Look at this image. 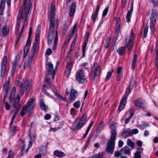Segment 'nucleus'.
Instances as JSON below:
<instances>
[{
	"instance_id": "obj_25",
	"label": "nucleus",
	"mask_w": 158,
	"mask_h": 158,
	"mask_svg": "<svg viewBox=\"0 0 158 158\" xmlns=\"http://www.w3.org/2000/svg\"><path fill=\"white\" fill-rule=\"evenodd\" d=\"M157 16V12L155 10H153L150 17V20L156 21V20Z\"/></svg>"
},
{
	"instance_id": "obj_52",
	"label": "nucleus",
	"mask_w": 158,
	"mask_h": 158,
	"mask_svg": "<svg viewBox=\"0 0 158 158\" xmlns=\"http://www.w3.org/2000/svg\"><path fill=\"white\" fill-rule=\"evenodd\" d=\"M137 150L135 152H137L139 154L141 155L143 152V149L142 148H139L137 149Z\"/></svg>"
},
{
	"instance_id": "obj_16",
	"label": "nucleus",
	"mask_w": 158,
	"mask_h": 158,
	"mask_svg": "<svg viewBox=\"0 0 158 158\" xmlns=\"http://www.w3.org/2000/svg\"><path fill=\"white\" fill-rule=\"evenodd\" d=\"M133 9V3L132 2L131 4L130 9L127 13L126 16L127 21L128 22L130 21V19L131 17V14Z\"/></svg>"
},
{
	"instance_id": "obj_33",
	"label": "nucleus",
	"mask_w": 158,
	"mask_h": 158,
	"mask_svg": "<svg viewBox=\"0 0 158 158\" xmlns=\"http://www.w3.org/2000/svg\"><path fill=\"white\" fill-rule=\"evenodd\" d=\"M127 145L131 147L132 149H133L134 148L135 144L132 141L129 139H127Z\"/></svg>"
},
{
	"instance_id": "obj_39",
	"label": "nucleus",
	"mask_w": 158,
	"mask_h": 158,
	"mask_svg": "<svg viewBox=\"0 0 158 158\" xmlns=\"http://www.w3.org/2000/svg\"><path fill=\"white\" fill-rule=\"evenodd\" d=\"M88 42L85 41L84 44L83 45L82 48V56L83 57L85 56V53L86 50V47L87 44L88 43Z\"/></svg>"
},
{
	"instance_id": "obj_46",
	"label": "nucleus",
	"mask_w": 158,
	"mask_h": 158,
	"mask_svg": "<svg viewBox=\"0 0 158 158\" xmlns=\"http://www.w3.org/2000/svg\"><path fill=\"white\" fill-rule=\"evenodd\" d=\"M55 27V22H50L49 30H52Z\"/></svg>"
},
{
	"instance_id": "obj_37",
	"label": "nucleus",
	"mask_w": 158,
	"mask_h": 158,
	"mask_svg": "<svg viewBox=\"0 0 158 158\" xmlns=\"http://www.w3.org/2000/svg\"><path fill=\"white\" fill-rule=\"evenodd\" d=\"M50 22H55V13H50Z\"/></svg>"
},
{
	"instance_id": "obj_58",
	"label": "nucleus",
	"mask_w": 158,
	"mask_h": 158,
	"mask_svg": "<svg viewBox=\"0 0 158 158\" xmlns=\"http://www.w3.org/2000/svg\"><path fill=\"white\" fill-rule=\"evenodd\" d=\"M139 131L137 129H133L132 131L131 130V132L132 135L133 134H136L138 133Z\"/></svg>"
},
{
	"instance_id": "obj_26",
	"label": "nucleus",
	"mask_w": 158,
	"mask_h": 158,
	"mask_svg": "<svg viewBox=\"0 0 158 158\" xmlns=\"http://www.w3.org/2000/svg\"><path fill=\"white\" fill-rule=\"evenodd\" d=\"M28 43H26L24 49V58L25 57L27 56L30 48L31 44H28Z\"/></svg>"
},
{
	"instance_id": "obj_18",
	"label": "nucleus",
	"mask_w": 158,
	"mask_h": 158,
	"mask_svg": "<svg viewBox=\"0 0 158 158\" xmlns=\"http://www.w3.org/2000/svg\"><path fill=\"white\" fill-rule=\"evenodd\" d=\"M77 93V91L74 89L71 90L70 94L69 95V99L71 100L72 101H74L75 100Z\"/></svg>"
},
{
	"instance_id": "obj_53",
	"label": "nucleus",
	"mask_w": 158,
	"mask_h": 158,
	"mask_svg": "<svg viewBox=\"0 0 158 158\" xmlns=\"http://www.w3.org/2000/svg\"><path fill=\"white\" fill-rule=\"evenodd\" d=\"M13 151L11 150H10L9 152V153H8V156L7 158H13Z\"/></svg>"
},
{
	"instance_id": "obj_3",
	"label": "nucleus",
	"mask_w": 158,
	"mask_h": 158,
	"mask_svg": "<svg viewBox=\"0 0 158 158\" xmlns=\"http://www.w3.org/2000/svg\"><path fill=\"white\" fill-rule=\"evenodd\" d=\"M111 129V136L106 147V150L108 153L112 154L114 150L115 140L117 135V131L116 130V126L114 124H111L110 125Z\"/></svg>"
},
{
	"instance_id": "obj_36",
	"label": "nucleus",
	"mask_w": 158,
	"mask_h": 158,
	"mask_svg": "<svg viewBox=\"0 0 158 158\" xmlns=\"http://www.w3.org/2000/svg\"><path fill=\"white\" fill-rule=\"evenodd\" d=\"M27 110V106H24L21 109L20 112V115L23 116L25 114L26 111Z\"/></svg>"
},
{
	"instance_id": "obj_9",
	"label": "nucleus",
	"mask_w": 158,
	"mask_h": 158,
	"mask_svg": "<svg viewBox=\"0 0 158 158\" xmlns=\"http://www.w3.org/2000/svg\"><path fill=\"white\" fill-rule=\"evenodd\" d=\"M84 76L85 74L84 73V71L82 69H80L76 74V79L77 81L79 82L83 83H84L86 81L85 79L82 78Z\"/></svg>"
},
{
	"instance_id": "obj_60",
	"label": "nucleus",
	"mask_w": 158,
	"mask_h": 158,
	"mask_svg": "<svg viewBox=\"0 0 158 158\" xmlns=\"http://www.w3.org/2000/svg\"><path fill=\"white\" fill-rule=\"evenodd\" d=\"M77 35H76V36L75 37V39L73 40V42L71 44V48H72V47L73 48L76 44V40L75 39H76V37H77Z\"/></svg>"
},
{
	"instance_id": "obj_23",
	"label": "nucleus",
	"mask_w": 158,
	"mask_h": 158,
	"mask_svg": "<svg viewBox=\"0 0 158 158\" xmlns=\"http://www.w3.org/2000/svg\"><path fill=\"white\" fill-rule=\"evenodd\" d=\"M58 40V31L57 30H56L55 32V38L52 48V49L53 50H55L56 49Z\"/></svg>"
},
{
	"instance_id": "obj_63",
	"label": "nucleus",
	"mask_w": 158,
	"mask_h": 158,
	"mask_svg": "<svg viewBox=\"0 0 158 158\" xmlns=\"http://www.w3.org/2000/svg\"><path fill=\"white\" fill-rule=\"evenodd\" d=\"M123 145V142L121 140H120L118 141V146L120 148L122 147Z\"/></svg>"
},
{
	"instance_id": "obj_54",
	"label": "nucleus",
	"mask_w": 158,
	"mask_h": 158,
	"mask_svg": "<svg viewBox=\"0 0 158 158\" xmlns=\"http://www.w3.org/2000/svg\"><path fill=\"white\" fill-rule=\"evenodd\" d=\"M89 33L88 32H87L85 36V41H88V40L89 37Z\"/></svg>"
},
{
	"instance_id": "obj_13",
	"label": "nucleus",
	"mask_w": 158,
	"mask_h": 158,
	"mask_svg": "<svg viewBox=\"0 0 158 158\" xmlns=\"http://www.w3.org/2000/svg\"><path fill=\"white\" fill-rule=\"evenodd\" d=\"M46 68L49 74H53L56 73L54 70L53 65L51 63H48L46 64Z\"/></svg>"
},
{
	"instance_id": "obj_22",
	"label": "nucleus",
	"mask_w": 158,
	"mask_h": 158,
	"mask_svg": "<svg viewBox=\"0 0 158 158\" xmlns=\"http://www.w3.org/2000/svg\"><path fill=\"white\" fill-rule=\"evenodd\" d=\"M122 135L126 137L131 136L132 134L131 132V130L128 129L126 130H123L122 132Z\"/></svg>"
},
{
	"instance_id": "obj_56",
	"label": "nucleus",
	"mask_w": 158,
	"mask_h": 158,
	"mask_svg": "<svg viewBox=\"0 0 158 158\" xmlns=\"http://www.w3.org/2000/svg\"><path fill=\"white\" fill-rule=\"evenodd\" d=\"M52 50L51 48H48L46 52V54L47 55H49L52 54Z\"/></svg>"
},
{
	"instance_id": "obj_11",
	"label": "nucleus",
	"mask_w": 158,
	"mask_h": 158,
	"mask_svg": "<svg viewBox=\"0 0 158 158\" xmlns=\"http://www.w3.org/2000/svg\"><path fill=\"white\" fill-rule=\"evenodd\" d=\"M135 104L136 106L139 107L144 108L146 106L144 101L140 98H138L136 100Z\"/></svg>"
},
{
	"instance_id": "obj_43",
	"label": "nucleus",
	"mask_w": 158,
	"mask_h": 158,
	"mask_svg": "<svg viewBox=\"0 0 158 158\" xmlns=\"http://www.w3.org/2000/svg\"><path fill=\"white\" fill-rule=\"evenodd\" d=\"M156 21L150 20V27L151 29H154V25L156 23Z\"/></svg>"
},
{
	"instance_id": "obj_45",
	"label": "nucleus",
	"mask_w": 158,
	"mask_h": 158,
	"mask_svg": "<svg viewBox=\"0 0 158 158\" xmlns=\"http://www.w3.org/2000/svg\"><path fill=\"white\" fill-rule=\"evenodd\" d=\"M149 126V125L148 123H144L141 125H139V127L141 129H143L146 127Z\"/></svg>"
},
{
	"instance_id": "obj_12",
	"label": "nucleus",
	"mask_w": 158,
	"mask_h": 158,
	"mask_svg": "<svg viewBox=\"0 0 158 158\" xmlns=\"http://www.w3.org/2000/svg\"><path fill=\"white\" fill-rule=\"evenodd\" d=\"M72 67V64L71 61H68L67 63L65 71V74L67 77H68L70 74Z\"/></svg>"
},
{
	"instance_id": "obj_48",
	"label": "nucleus",
	"mask_w": 158,
	"mask_h": 158,
	"mask_svg": "<svg viewBox=\"0 0 158 158\" xmlns=\"http://www.w3.org/2000/svg\"><path fill=\"white\" fill-rule=\"evenodd\" d=\"M121 149L119 151L116 152L114 153V156L116 157H118L120 155H123L122 152L120 151Z\"/></svg>"
},
{
	"instance_id": "obj_29",
	"label": "nucleus",
	"mask_w": 158,
	"mask_h": 158,
	"mask_svg": "<svg viewBox=\"0 0 158 158\" xmlns=\"http://www.w3.org/2000/svg\"><path fill=\"white\" fill-rule=\"evenodd\" d=\"M40 106L41 109L42 110H45L47 109L48 106L44 103L43 99L40 100Z\"/></svg>"
},
{
	"instance_id": "obj_2",
	"label": "nucleus",
	"mask_w": 158,
	"mask_h": 158,
	"mask_svg": "<svg viewBox=\"0 0 158 158\" xmlns=\"http://www.w3.org/2000/svg\"><path fill=\"white\" fill-rule=\"evenodd\" d=\"M135 34L131 31V32L130 36H126L125 38L124 42V47H122L118 48L117 50V52L120 56L125 54V48H127L128 54H130V52L131 51L132 48L134 45L133 41L134 40Z\"/></svg>"
},
{
	"instance_id": "obj_27",
	"label": "nucleus",
	"mask_w": 158,
	"mask_h": 158,
	"mask_svg": "<svg viewBox=\"0 0 158 158\" xmlns=\"http://www.w3.org/2000/svg\"><path fill=\"white\" fill-rule=\"evenodd\" d=\"M99 6L97 5L96 7V10L95 14H93L92 15V16H91V19L93 20L94 22H95L96 20V18L97 17L98 14V12L99 10Z\"/></svg>"
},
{
	"instance_id": "obj_14",
	"label": "nucleus",
	"mask_w": 158,
	"mask_h": 158,
	"mask_svg": "<svg viewBox=\"0 0 158 158\" xmlns=\"http://www.w3.org/2000/svg\"><path fill=\"white\" fill-rule=\"evenodd\" d=\"M55 30H49L48 34V45L51 44L54 37Z\"/></svg>"
},
{
	"instance_id": "obj_19",
	"label": "nucleus",
	"mask_w": 158,
	"mask_h": 158,
	"mask_svg": "<svg viewBox=\"0 0 158 158\" xmlns=\"http://www.w3.org/2000/svg\"><path fill=\"white\" fill-rule=\"evenodd\" d=\"M76 6V4L75 2H73L71 6L69 9V15L70 17L72 16L75 13Z\"/></svg>"
},
{
	"instance_id": "obj_30",
	"label": "nucleus",
	"mask_w": 158,
	"mask_h": 158,
	"mask_svg": "<svg viewBox=\"0 0 158 158\" xmlns=\"http://www.w3.org/2000/svg\"><path fill=\"white\" fill-rule=\"evenodd\" d=\"M16 89L15 87H13L12 89L11 92L10 94V102H11V100L14 98L16 93Z\"/></svg>"
},
{
	"instance_id": "obj_24",
	"label": "nucleus",
	"mask_w": 158,
	"mask_h": 158,
	"mask_svg": "<svg viewBox=\"0 0 158 158\" xmlns=\"http://www.w3.org/2000/svg\"><path fill=\"white\" fill-rule=\"evenodd\" d=\"M31 129L30 130L29 132V135L30 138V139L29 142V147H31L32 144V141H34L35 140V138L36 136V134H34L32 135L31 136V134L30 133V131H31Z\"/></svg>"
},
{
	"instance_id": "obj_38",
	"label": "nucleus",
	"mask_w": 158,
	"mask_h": 158,
	"mask_svg": "<svg viewBox=\"0 0 158 158\" xmlns=\"http://www.w3.org/2000/svg\"><path fill=\"white\" fill-rule=\"evenodd\" d=\"M5 0H2L0 6V11H3L4 9L5 4Z\"/></svg>"
},
{
	"instance_id": "obj_5",
	"label": "nucleus",
	"mask_w": 158,
	"mask_h": 158,
	"mask_svg": "<svg viewBox=\"0 0 158 158\" xmlns=\"http://www.w3.org/2000/svg\"><path fill=\"white\" fill-rule=\"evenodd\" d=\"M87 115L84 114L81 118H78L75 120L72 125V127L75 130H79L86 123Z\"/></svg>"
},
{
	"instance_id": "obj_62",
	"label": "nucleus",
	"mask_w": 158,
	"mask_h": 158,
	"mask_svg": "<svg viewBox=\"0 0 158 158\" xmlns=\"http://www.w3.org/2000/svg\"><path fill=\"white\" fill-rule=\"evenodd\" d=\"M16 69H15V67H12V69L11 72V76L12 77H13L15 71Z\"/></svg>"
},
{
	"instance_id": "obj_34",
	"label": "nucleus",
	"mask_w": 158,
	"mask_h": 158,
	"mask_svg": "<svg viewBox=\"0 0 158 158\" xmlns=\"http://www.w3.org/2000/svg\"><path fill=\"white\" fill-rule=\"evenodd\" d=\"M111 38L110 37H107L105 40V43L104 47L106 48H107L109 46L110 43L111 41Z\"/></svg>"
},
{
	"instance_id": "obj_55",
	"label": "nucleus",
	"mask_w": 158,
	"mask_h": 158,
	"mask_svg": "<svg viewBox=\"0 0 158 158\" xmlns=\"http://www.w3.org/2000/svg\"><path fill=\"white\" fill-rule=\"evenodd\" d=\"M4 103H5V106L6 109V110H9L10 108V105L6 102H4Z\"/></svg>"
},
{
	"instance_id": "obj_42",
	"label": "nucleus",
	"mask_w": 158,
	"mask_h": 158,
	"mask_svg": "<svg viewBox=\"0 0 158 158\" xmlns=\"http://www.w3.org/2000/svg\"><path fill=\"white\" fill-rule=\"evenodd\" d=\"M9 30H0V35L5 36L9 33Z\"/></svg>"
},
{
	"instance_id": "obj_35",
	"label": "nucleus",
	"mask_w": 158,
	"mask_h": 158,
	"mask_svg": "<svg viewBox=\"0 0 158 158\" xmlns=\"http://www.w3.org/2000/svg\"><path fill=\"white\" fill-rule=\"evenodd\" d=\"M45 87H46L47 89L48 88V87L46 85H43V87L42 88V90L43 92L48 97L52 98V96H50V94L48 92H47L46 91L44 88Z\"/></svg>"
},
{
	"instance_id": "obj_4",
	"label": "nucleus",
	"mask_w": 158,
	"mask_h": 158,
	"mask_svg": "<svg viewBox=\"0 0 158 158\" xmlns=\"http://www.w3.org/2000/svg\"><path fill=\"white\" fill-rule=\"evenodd\" d=\"M133 82L132 80L130 81L126 91L118 107V110L120 111H122L125 107L127 103V98L133 88Z\"/></svg>"
},
{
	"instance_id": "obj_51",
	"label": "nucleus",
	"mask_w": 158,
	"mask_h": 158,
	"mask_svg": "<svg viewBox=\"0 0 158 158\" xmlns=\"http://www.w3.org/2000/svg\"><path fill=\"white\" fill-rule=\"evenodd\" d=\"M52 2L50 7V13H55V8L54 5H52Z\"/></svg>"
},
{
	"instance_id": "obj_59",
	"label": "nucleus",
	"mask_w": 158,
	"mask_h": 158,
	"mask_svg": "<svg viewBox=\"0 0 158 158\" xmlns=\"http://www.w3.org/2000/svg\"><path fill=\"white\" fill-rule=\"evenodd\" d=\"M60 127H54V128H51L49 130V131H56L59 129H60Z\"/></svg>"
},
{
	"instance_id": "obj_49",
	"label": "nucleus",
	"mask_w": 158,
	"mask_h": 158,
	"mask_svg": "<svg viewBox=\"0 0 158 158\" xmlns=\"http://www.w3.org/2000/svg\"><path fill=\"white\" fill-rule=\"evenodd\" d=\"M109 8L108 7L106 8L103 10L102 16L103 17H105L107 15V12L108 11Z\"/></svg>"
},
{
	"instance_id": "obj_47",
	"label": "nucleus",
	"mask_w": 158,
	"mask_h": 158,
	"mask_svg": "<svg viewBox=\"0 0 158 158\" xmlns=\"http://www.w3.org/2000/svg\"><path fill=\"white\" fill-rule=\"evenodd\" d=\"M90 140H91V138L89 137L88 138V139H87L86 142V143L85 145V146L83 148L85 150L88 147V146H89Z\"/></svg>"
},
{
	"instance_id": "obj_15",
	"label": "nucleus",
	"mask_w": 158,
	"mask_h": 158,
	"mask_svg": "<svg viewBox=\"0 0 158 158\" xmlns=\"http://www.w3.org/2000/svg\"><path fill=\"white\" fill-rule=\"evenodd\" d=\"M33 59L34 57L33 55L29 57L28 59L26 60L24 63L23 66L24 69H26L27 67L29 68L30 67Z\"/></svg>"
},
{
	"instance_id": "obj_32",
	"label": "nucleus",
	"mask_w": 158,
	"mask_h": 158,
	"mask_svg": "<svg viewBox=\"0 0 158 158\" xmlns=\"http://www.w3.org/2000/svg\"><path fill=\"white\" fill-rule=\"evenodd\" d=\"M121 20L119 18L116 19V24L115 25V30H119L120 28Z\"/></svg>"
},
{
	"instance_id": "obj_31",
	"label": "nucleus",
	"mask_w": 158,
	"mask_h": 158,
	"mask_svg": "<svg viewBox=\"0 0 158 158\" xmlns=\"http://www.w3.org/2000/svg\"><path fill=\"white\" fill-rule=\"evenodd\" d=\"M37 48V44L36 43H34L33 44L31 50V55L34 56V54L36 53Z\"/></svg>"
},
{
	"instance_id": "obj_20",
	"label": "nucleus",
	"mask_w": 158,
	"mask_h": 158,
	"mask_svg": "<svg viewBox=\"0 0 158 158\" xmlns=\"http://www.w3.org/2000/svg\"><path fill=\"white\" fill-rule=\"evenodd\" d=\"M20 98L19 97H16L14 101L13 107L15 108H20V106L19 104Z\"/></svg>"
},
{
	"instance_id": "obj_21",
	"label": "nucleus",
	"mask_w": 158,
	"mask_h": 158,
	"mask_svg": "<svg viewBox=\"0 0 158 158\" xmlns=\"http://www.w3.org/2000/svg\"><path fill=\"white\" fill-rule=\"evenodd\" d=\"M120 151L122 152L123 155L125 154L127 155H129L131 154L129 148L127 146H125L121 149Z\"/></svg>"
},
{
	"instance_id": "obj_64",
	"label": "nucleus",
	"mask_w": 158,
	"mask_h": 158,
	"mask_svg": "<svg viewBox=\"0 0 158 158\" xmlns=\"http://www.w3.org/2000/svg\"><path fill=\"white\" fill-rule=\"evenodd\" d=\"M126 0H122L121 7L123 8L126 4Z\"/></svg>"
},
{
	"instance_id": "obj_6",
	"label": "nucleus",
	"mask_w": 158,
	"mask_h": 158,
	"mask_svg": "<svg viewBox=\"0 0 158 158\" xmlns=\"http://www.w3.org/2000/svg\"><path fill=\"white\" fill-rule=\"evenodd\" d=\"M15 84L18 86L20 87L21 89L19 90V94L20 96H23L24 92L26 91L27 87L31 86V84L30 83H28V80H26L24 84H23L20 81L17 80L15 82Z\"/></svg>"
},
{
	"instance_id": "obj_41",
	"label": "nucleus",
	"mask_w": 158,
	"mask_h": 158,
	"mask_svg": "<svg viewBox=\"0 0 158 158\" xmlns=\"http://www.w3.org/2000/svg\"><path fill=\"white\" fill-rule=\"evenodd\" d=\"M40 33V30H36L35 34V40L36 42H37L39 39Z\"/></svg>"
},
{
	"instance_id": "obj_40",
	"label": "nucleus",
	"mask_w": 158,
	"mask_h": 158,
	"mask_svg": "<svg viewBox=\"0 0 158 158\" xmlns=\"http://www.w3.org/2000/svg\"><path fill=\"white\" fill-rule=\"evenodd\" d=\"M55 95L58 97L59 100L60 101L63 100L66 101V98L64 97H63L60 95L58 93H56Z\"/></svg>"
},
{
	"instance_id": "obj_8",
	"label": "nucleus",
	"mask_w": 158,
	"mask_h": 158,
	"mask_svg": "<svg viewBox=\"0 0 158 158\" xmlns=\"http://www.w3.org/2000/svg\"><path fill=\"white\" fill-rule=\"evenodd\" d=\"M7 64V57L4 56L2 61L0 70V76L3 77L4 76H7L8 71V69L6 68Z\"/></svg>"
},
{
	"instance_id": "obj_44",
	"label": "nucleus",
	"mask_w": 158,
	"mask_h": 158,
	"mask_svg": "<svg viewBox=\"0 0 158 158\" xmlns=\"http://www.w3.org/2000/svg\"><path fill=\"white\" fill-rule=\"evenodd\" d=\"M32 33V30H29L28 35V37L27 40V43H28V44H31V41L30 40V39L31 38V35Z\"/></svg>"
},
{
	"instance_id": "obj_28",
	"label": "nucleus",
	"mask_w": 158,
	"mask_h": 158,
	"mask_svg": "<svg viewBox=\"0 0 158 158\" xmlns=\"http://www.w3.org/2000/svg\"><path fill=\"white\" fill-rule=\"evenodd\" d=\"M54 155L58 157H61L65 156V154L62 152L56 150L54 152Z\"/></svg>"
},
{
	"instance_id": "obj_10",
	"label": "nucleus",
	"mask_w": 158,
	"mask_h": 158,
	"mask_svg": "<svg viewBox=\"0 0 158 158\" xmlns=\"http://www.w3.org/2000/svg\"><path fill=\"white\" fill-rule=\"evenodd\" d=\"M35 105L34 100L33 98H31L29 101L27 103V108L28 109V115H30V113L32 110Z\"/></svg>"
},
{
	"instance_id": "obj_57",
	"label": "nucleus",
	"mask_w": 158,
	"mask_h": 158,
	"mask_svg": "<svg viewBox=\"0 0 158 158\" xmlns=\"http://www.w3.org/2000/svg\"><path fill=\"white\" fill-rule=\"evenodd\" d=\"M111 72H108L107 73L106 76V80L107 81H108L111 75Z\"/></svg>"
},
{
	"instance_id": "obj_17",
	"label": "nucleus",
	"mask_w": 158,
	"mask_h": 158,
	"mask_svg": "<svg viewBox=\"0 0 158 158\" xmlns=\"http://www.w3.org/2000/svg\"><path fill=\"white\" fill-rule=\"evenodd\" d=\"M10 78L8 77V80L4 83L3 89L4 92H8L10 88Z\"/></svg>"
},
{
	"instance_id": "obj_50",
	"label": "nucleus",
	"mask_w": 158,
	"mask_h": 158,
	"mask_svg": "<svg viewBox=\"0 0 158 158\" xmlns=\"http://www.w3.org/2000/svg\"><path fill=\"white\" fill-rule=\"evenodd\" d=\"M73 106L76 108L78 109L80 106V102L79 101L76 102L74 103Z\"/></svg>"
},
{
	"instance_id": "obj_61",
	"label": "nucleus",
	"mask_w": 158,
	"mask_h": 158,
	"mask_svg": "<svg viewBox=\"0 0 158 158\" xmlns=\"http://www.w3.org/2000/svg\"><path fill=\"white\" fill-rule=\"evenodd\" d=\"M141 155L139 154L137 152H135L133 158H141Z\"/></svg>"
},
{
	"instance_id": "obj_7",
	"label": "nucleus",
	"mask_w": 158,
	"mask_h": 158,
	"mask_svg": "<svg viewBox=\"0 0 158 158\" xmlns=\"http://www.w3.org/2000/svg\"><path fill=\"white\" fill-rule=\"evenodd\" d=\"M92 78L93 79H94L98 77L100 75L101 69L100 67L97 63H94L91 71Z\"/></svg>"
},
{
	"instance_id": "obj_1",
	"label": "nucleus",
	"mask_w": 158,
	"mask_h": 158,
	"mask_svg": "<svg viewBox=\"0 0 158 158\" xmlns=\"http://www.w3.org/2000/svg\"><path fill=\"white\" fill-rule=\"evenodd\" d=\"M31 0H25L24 3V8L20 9L19 12L17 19V22L15 28L18 30L19 28V21L23 20L25 18L23 25L21 30H23L25 26L27 25L29 18L31 13V9L32 4L31 3Z\"/></svg>"
}]
</instances>
